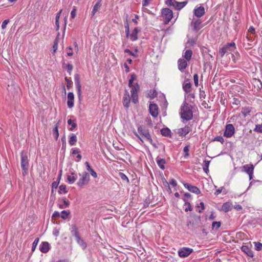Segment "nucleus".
<instances>
[{
    "instance_id": "f257e3e1",
    "label": "nucleus",
    "mask_w": 262,
    "mask_h": 262,
    "mask_svg": "<svg viewBox=\"0 0 262 262\" xmlns=\"http://www.w3.org/2000/svg\"><path fill=\"white\" fill-rule=\"evenodd\" d=\"M138 132L134 130V135L140 139L141 141L143 142L142 138H144L148 141L150 144H152L153 141L149 133V130L146 128L144 126L139 125L137 127Z\"/></svg>"
},
{
    "instance_id": "f03ea898",
    "label": "nucleus",
    "mask_w": 262,
    "mask_h": 262,
    "mask_svg": "<svg viewBox=\"0 0 262 262\" xmlns=\"http://www.w3.org/2000/svg\"><path fill=\"white\" fill-rule=\"evenodd\" d=\"M180 115L181 118L186 121L190 120L193 117L192 106L184 101L181 107Z\"/></svg>"
},
{
    "instance_id": "7ed1b4c3",
    "label": "nucleus",
    "mask_w": 262,
    "mask_h": 262,
    "mask_svg": "<svg viewBox=\"0 0 262 262\" xmlns=\"http://www.w3.org/2000/svg\"><path fill=\"white\" fill-rule=\"evenodd\" d=\"M20 165L24 174H26L29 168V160L26 152L21 151L20 155Z\"/></svg>"
},
{
    "instance_id": "20e7f679",
    "label": "nucleus",
    "mask_w": 262,
    "mask_h": 262,
    "mask_svg": "<svg viewBox=\"0 0 262 262\" xmlns=\"http://www.w3.org/2000/svg\"><path fill=\"white\" fill-rule=\"evenodd\" d=\"M236 49V45L235 42H232L230 43H227L222 48L219 50V53L221 55V57H223L225 54L228 52H233Z\"/></svg>"
},
{
    "instance_id": "39448f33",
    "label": "nucleus",
    "mask_w": 262,
    "mask_h": 262,
    "mask_svg": "<svg viewBox=\"0 0 262 262\" xmlns=\"http://www.w3.org/2000/svg\"><path fill=\"white\" fill-rule=\"evenodd\" d=\"M162 16L165 20V23H169L173 17V13L169 8H164L162 10Z\"/></svg>"
},
{
    "instance_id": "423d86ee",
    "label": "nucleus",
    "mask_w": 262,
    "mask_h": 262,
    "mask_svg": "<svg viewBox=\"0 0 262 262\" xmlns=\"http://www.w3.org/2000/svg\"><path fill=\"white\" fill-rule=\"evenodd\" d=\"M131 88L132 90L130 91V92L132 100L133 103L136 104L138 101V92L139 89V86L138 83H136V85H133Z\"/></svg>"
},
{
    "instance_id": "0eeeda50",
    "label": "nucleus",
    "mask_w": 262,
    "mask_h": 262,
    "mask_svg": "<svg viewBox=\"0 0 262 262\" xmlns=\"http://www.w3.org/2000/svg\"><path fill=\"white\" fill-rule=\"evenodd\" d=\"M235 133V128L233 124H227L225 126L224 136L226 138L231 137Z\"/></svg>"
},
{
    "instance_id": "6e6552de",
    "label": "nucleus",
    "mask_w": 262,
    "mask_h": 262,
    "mask_svg": "<svg viewBox=\"0 0 262 262\" xmlns=\"http://www.w3.org/2000/svg\"><path fill=\"white\" fill-rule=\"evenodd\" d=\"M254 168L252 164H246L243 167L242 171L249 175V180L253 179Z\"/></svg>"
},
{
    "instance_id": "1a4fd4ad",
    "label": "nucleus",
    "mask_w": 262,
    "mask_h": 262,
    "mask_svg": "<svg viewBox=\"0 0 262 262\" xmlns=\"http://www.w3.org/2000/svg\"><path fill=\"white\" fill-rule=\"evenodd\" d=\"M193 249L188 247H183L178 251V254L180 257L184 258L189 256L192 252Z\"/></svg>"
},
{
    "instance_id": "9d476101",
    "label": "nucleus",
    "mask_w": 262,
    "mask_h": 262,
    "mask_svg": "<svg viewBox=\"0 0 262 262\" xmlns=\"http://www.w3.org/2000/svg\"><path fill=\"white\" fill-rule=\"evenodd\" d=\"M102 6V0H98L95 5L93 6L91 13L90 14L91 18H93L95 15L99 12Z\"/></svg>"
},
{
    "instance_id": "9b49d317",
    "label": "nucleus",
    "mask_w": 262,
    "mask_h": 262,
    "mask_svg": "<svg viewBox=\"0 0 262 262\" xmlns=\"http://www.w3.org/2000/svg\"><path fill=\"white\" fill-rule=\"evenodd\" d=\"M205 13V8L203 6L195 7L193 10L194 15L197 17H201L204 15Z\"/></svg>"
},
{
    "instance_id": "f8f14e48",
    "label": "nucleus",
    "mask_w": 262,
    "mask_h": 262,
    "mask_svg": "<svg viewBox=\"0 0 262 262\" xmlns=\"http://www.w3.org/2000/svg\"><path fill=\"white\" fill-rule=\"evenodd\" d=\"M188 61L182 58H180L178 60V69L181 72H184V70L187 68L188 66Z\"/></svg>"
},
{
    "instance_id": "ddd939ff",
    "label": "nucleus",
    "mask_w": 262,
    "mask_h": 262,
    "mask_svg": "<svg viewBox=\"0 0 262 262\" xmlns=\"http://www.w3.org/2000/svg\"><path fill=\"white\" fill-rule=\"evenodd\" d=\"M202 23V21L200 19L193 18L191 23L193 30L199 31L202 28L201 26Z\"/></svg>"
},
{
    "instance_id": "4468645a",
    "label": "nucleus",
    "mask_w": 262,
    "mask_h": 262,
    "mask_svg": "<svg viewBox=\"0 0 262 262\" xmlns=\"http://www.w3.org/2000/svg\"><path fill=\"white\" fill-rule=\"evenodd\" d=\"M149 111L150 115L154 118L158 115V107L156 104H150L149 106Z\"/></svg>"
},
{
    "instance_id": "2eb2a0df",
    "label": "nucleus",
    "mask_w": 262,
    "mask_h": 262,
    "mask_svg": "<svg viewBox=\"0 0 262 262\" xmlns=\"http://www.w3.org/2000/svg\"><path fill=\"white\" fill-rule=\"evenodd\" d=\"M192 84L189 79L185 80L182 85L183 90L186 93H189L191 91Z\"/></svg>"
},
{
    "instance_id": "dca6fc26",
    "label": "nucleus",
    "mask_w": 262,
    "mask_h": 262,
    "mask_svg": "<svg viewBox=\"0 0 262 262\" xmlns=\"http://www.w3.org/2000/svg\"><path fill=\"white\" fill-rule=\"evenodd\" d=\"M191 130L190 127L186 125L184 127L181 128L178 130V134L180 136H185Z\"/></svg>"
},
{
    "instance_id": "f3484780",
    "label": "nucleus",
    "mask_w": 262,
    "mask_h": 262,
    "mask_svg": "<svg viewBox=\"0 0 262 262\" xmlns=\"http://www.w3.org/2000/svg\"><path fill=\"white\" fill-rule=\"evenodd\" d=\"M74 95L73 92L68 94L67 105L68 107L71 108L74 106Z\"/></svg>"
},
{
    "instance_id": "a211bd4d",
    "label": "nucleus",
    "mask_w": 262,
    "mask_h": 262,
    "mask_svg": "<svg viewBox=\"0 0 262 262\" xmlns=\"http://www.w3.org/2000/svg\"><path fill=\"white\" fill-rule=\"evenodd\" d=\"M130 99L128 92L126 90L123 97V103L124 107L128 108Z\"/></svg>"
},
{
    "instance_id": "6ab92c4d",
    "label": "nucleus",
    "mask_w": 262,
    "mask_h": 262,
    "mask_svg": "<svg viewBox=\"0 0 262 262\" xmlns=\"http://www.w3.org/2000/svg\"><path fill=\"white\" fill-rule=\"evenodd\" d=\"M140 32V30L138 29V28L136 27L135 28L133 32L129 34L128 37L129 38L130 40L134 41L138 39V34Z\"/></svg>"
},
{
    "instance_id": "aec40b11",
    "label": "nucleus",
    "mask_w": 262,
    "mask_h": 262,
    "mask_svg": "<svg viewBox=\"0 0 262 262\" xmlns=\"http://www.w3.org/2000/svg\"><path fill=\"white\" fill-rule=\"evenodd\" d=\"M184 186L188 189L189 191L194 193L195 194H199L200 193V190L199 189L194 186H192L189 184L185 183L184 184Z\"/></svg>"
},
{
    "instance_id": "412c9836",
    "label": "nucleus",
    "mask_w": 262,
    "mask_h": 262,
    "mask_svg": "<svg viewBox=\"0 0 262 262\" xmlns=\"http://www.w3.org/2000/svg\"><path fill=\"white\" fill-rule=\"evenodd\" d=\"M75 85H76L77 90L78 91V96L79 99H80V98L81 96V84H80V81H79V78H78V76L77 75L76 76H75Z\"/></svg>"
},
{
    "instance_id": "4be33fe9",
    "label": "nucleus",
    "mask_w": 262,
    "mask_h": 262,
    "mask_svg": "<svg viewBox=\"0 0 262 262\" xmlns=\"http://www.w3.org/2000/svg\"><path fill=\"white\" fill-rule=\"evenodd\" d=\"M50 249L49 244L47 242H42L39 246V250L42 253H47Z\"/></svg>"
},
{
    "instance_id": "5701e85b",
    "label": "nucleus",
    "mask_w": 262,
    "mask_h": 262,
    "mask_svg": "<svg viewBox=\"0 0 262 262\" xmlns=\"http://www.w3.org/2000/svg\"><path fill=\"white\" fill-rule=\"evenodd\" d=\"M242 251L245 252L248 256L252 257L254 255L253 252L251 250V249L249 248L248 246L243 245L242 247Z\"/></svg>"
},
{
    "instance_id": "b1692460",
    "label": "nucleus",
    "mask_w": 262,
    "mask_h": 262,
    "mask_svg": "<svg viewBox=\"0 0 262 262\" xmlns=\"http://www.w3.org/2000/svg\"><path fill=\"white\" fill-rule=\"evenodd\" d=\"M187 4V1H184L182 2H178L176 1L174 2L173 8H174L177 10H181L183 8H184L186 5Z\"/></svg>"
},
{
    "instance_id": "393cba45",
    "label": "nucleus",
    "mask_w": 262,
    "mask_h": 262,
    "mask_svg": "<svg viewBox=\"0 0 262 262\" xmlns=\"http://www.w3.org/2000/svg\"><path fill=\"white\" fill-rule=\"evenodd\" d=\"M252 108L250 106L243 107L242 108L241 113L244 117H247L250 115Z\"/></svg>"
},
{
    "instance_id": "a878e982",
    "label": "nucleus",
    "mask_w": 262,
    "mask_h": 262,
    "mask_svg": "<svg viewBox=\"0 0 262 262\" xmlns=\"http://www.w3.org/2000/svg\"><path fill=\"white\" fill-rule=\"evenodd\" d=\"M85 164L87 170L90 172L91 176L94 178L96 179L97 177V173L91 168L89 163L88 162H85Z\"/></svg>"
},
{
    "instance_id": "bb28decb",
    "label": "nucleus",
    "mask_w": 262,
    "mask_h": 262,
    "mask_svg": "<svg viewBox=\"0 0 262 262\" xmlns=\"http://www.w3.org/2000/svg\"><path fill=\"white\" fill-rule=\"evenodd\" d=\"M163 184L164 186H167V190L169 191L170 193L171 192V190L170 187V185L171 186L174 187L177 186V182L176 181H169V183H168V181H163Z\"/></svg>"
},
{
    "instance_id": "cd10ccee",
    "label": "nucleus",
    "mask_w": 262,
    "mask_h": 262,
    "mask_svg": "<svg viewBox=\"0 0 262 262\" xmlns=\"http://www.w3.org/2000/svg\"><path fill=\"white\" fill-rule=\"evenodd\" d=\"M232 205L230 202H226L222 205V210L225 212H228L232 209Z\"/></svg>"
},
{
    "instance_id": "c85d7f7f",
    "label": "nucleus",
    "mask_w": 262,
    "mask_h": 262,
    "mask_svg": "<svg viewBox=\"0 0 262 262\" xmlns=\"http://www.w3.org/2000/svg\"><path fill=\"white\" fill-rule=\"evenodd\" d=\"M161 134L167 137H171V130L167 127L163 128L161 129Z\"/></svg>"
},
{
    "instance_id": "c756f323",
    "label": "nucleus",
    "mask_w": 262,
    "mask_h": 262,
    "mask_svg": "<svg viewBox=\"0 0 262 262\" xmlns=\"http://www.w3.org/2000/svg\"><path fill=\"white\" fill-rule=\"evenodd\" d=\"M77 139L75 134H71L70 135V140L69 141V144L71 146L75 145L77 142Z\"/></svg>"
},
{
    "instance_id": "7c9ffc66",
    "label": "nucleus",
    "mask_w": 262,
    "mask_h": 262,
    "mask_svg": "<svg viewBox=\"0 0 262 262\" xmlns=\"http://www.w3.org/2000/svg\"><path fill=\"white\" fill-rule=\"evenodd\" d=\"M156 161L158 166L162 169H165V160L163 159L157 158Z\"/></svg>"
},
{
    "instance_id": "2f4dec72",
    "label": "nucleus",
    "mask_w": 262,
    "mask_h": 262,
    "mask_svg": "<svg viewBox=\"0 0 262 262\" xmlns=\"http://www.w3.org/2000/svg\"><path fill=\"white\" fill-rule=\"evenodd\" d=\"M192 55V52L191 50H187L184 53L183 57L185 58V60L189 61L191 58Z\"/></svg>"
},
{
    "instance_id": "473e14b6",
    "label": "nucleus",
    "mask_w": 262,
    "mask_h": 262,
    "mask_svg": "<svg viewBox=\"0 0 262 262\" xmlns=\"http://www.w3.org/2000/svg\"><path fill=\"white\" fill-rule=\"evenodd\" d=\"M62 67L63 68L65 69L67 71L69 75L71 74L72 71L73 69V66L71 63H68L67 64L65 63H64L62 64Z\"/></svg>"
},
{
    "instance_id": "72a5a7b5",
    "label": "nucleus",
    "mask_w": 262,
    "mask_h": 262,
    "mask_svg": "<svg viewBox=\"0 0 262 262\" xmlns=\"http://www.w3.org/2000/svg\"><path fill=\"white\" fill-rule=\"evenodd\" d=\"M68 125L71 126L69 128V130L73 131L76 127L77 124L75 122V120H72V119H69L67 121Z\"/></svg>"
},
{
    "instance_id": "f704fd0d",
    "label": "nucleus",
    "mask_w": 262,
    "mask_h": 262,
    "mask_svg": "<svg viewBox=\"0 0 262 262\" xmlns=\"http://www.w3.org/2000/svg\"><path fill=\"white\" fill-rule=\"evenodd\" d=\"M59 42V37L57 36L54 41V43L52 46V53L55 54L58 48V45Z\"/></svg>"
},
{
    "instance_id": "c9c22d12",
    "label": "nucleus",
    "mask_w": 262,
    "mask_h": 262,
    "mask_svg": "<svg viewBox=\"0 0 262 262\" xmlns=\"http://www.w3.org/2000/svg\"><path fill=\"white\" fill-rule=\"evenodd\" d=\"M71 232L72 233V235L75 237V238L79 236L78 229L75 225L72 226L71 228Z\"/></svg>"
},
{
    "instance_id": "e433bc0d",
    "label": "nucleus",
    "mask_w": 262,
    "mask_h": 262,
    "mask_svg": "<svg viewBox=\"0 0 262 262\" xmlns=\"http://www.w3.org/2000/svg\"><path fill=\"white\" fill-rule=\"evenodd\" d=\"M184 202H185L184 205L186 206V207L185 208V211L186 212H188L189 211H191L192 209V208L189 202V201H187V200L186 199H183Z\"/></svg>"
},
{
    "instance_id": "4c0bfd02",
    "label": "nucleus",
    "mask_w": 262,
    "mask_h": 262,
    "mask_svg": "<svg viewBox=\"0 0 262 262\" xmlns=\"http://www.w3.org/2000/svg\"><path fill=\"white\" fill-rule=\"evenodd\" d=\"M70 214V211L69 210H63L60 213V217L62 219H67Z\"/></svg>"
},
{
    "instance_id": "58836bf2",
    "label": "nucleus",
    "mask_w": 262,
    "mask_h": 262,
    "mask_svg": "<svg viewBox=\"0 0 262 262\" xmlns=\"http://www.w3.org/2000/svg\"><path fill=\"white\" fill-rule=\"evenodd\" d=\"M77 242L83 248H85L86 247V244L84 243L83 240L81 239L79 236L75 238Z\"/></svg>"
},
{
    "instance_id": "ea45409f",
    "label": "nucleus",
    "mask_w": 262,
    "mask_h": 262,
    "mask_svg": "<svg viewBox=\"0 0 262 262\" xmlns=\"http://www.w3.org/2000/svg\"><path fill=\"white\" fill-rule=\"evenodd\" d=\"M59 192L60 193H66L67 192L66 186L64 185H61L59 187Z\"/></svg>"
},
{
    "instance_id": "a19ab883",
    "label": "nucleus",
    "mask_w": 262,
    "mask_h": 262,
    "mask_svg": "<svg viewBox=\"0 0 262 262\" xmlns=\"http://www.w3.org/2000/svg\"><path fill=\"white\" fill-rule=\"evenodd\" d=\"M213 141H218L221 143L222 144H223L224 143V139L222 136H216L213 140Z\"/></svg>"
},
{
    "instance_id": "79ce46f5",
    "label": "nucleus",
    "mask_w": 262,
    "mask_h": 262,
    "mask_svg": "<svg viewBox=\"0 0 262 262\" xmlns=\"http://www.w3.org/2000/svg\"><path fill=\"white\" fill-rule=\"evenodd\" d=\"M157 95V93L155 90H150L148 93V96L150 98H154Z\"/></svg>"
},
{
    "instance_id": "37998d69",
    "label": "nucleus",
    "mask_w": 262,
    "mask_h": 262,
    "mask_svg": "<svg viewBox=\"0 0 262 262\" xmlns=\"http://www.w3.org/2000/svg\"><path fill=\"white\" fill-rule=\"evenodd\" d=\"M221 223L220 222H213L212 224V229H218L221 227Z\"/></svg>"
},
{
    "instance_id": "c03bdc74",
    "label": "nucleus",
    "mask_w": 262,
    "mask_h": 262,
    "mask_svg": "<svg viewBox=\"0 0 262 262\" xmlns=\"http://www.w3.org/2000/svg\"><path fill=\"white\" fill-rule=\"evenodd\" d=\"M39 241V238H36L33 242V243L32 244V251L33 252L35 251V250L36 248V246H37V245L38 244Z\"/></svg>"
},
{
    "instance_id": "a18cd8bd",
    "label": "nucleus",
    "mask_w": 262,
    "mask_h": 262,
    "mask_svg": "<svg viewBox=\"0 0 262 262\" xmlns=\"http://www.w3.org/2000/svg\"><path fill=\"white\" fill-rule=\"evenodd\" d=\"M255 249L257 251H260L262 249V244L259 242H254Z\"/></svg>"
},
{
    "instance_id": "49530a36",
    "label": "nucleus",
    "mask_w": 262,
    "mask_h": 262,
    "mask_svg": "<svg viewBox=\"0 0 262 262\" xmlns=\"http://www.w3.org/2000/svg\"><path fill=\"white\" fill-rule=\"evenodd\" d=\"M77 12V8L75 6L73 7V9L71 12V17L73 19L76 17Z\"/></svg>"
},
{
    "instance_id": "de8ad7c7",
    "label": "nucleus",
    "mask_w": 262,
    "mask_h": 262,
    "mask_svg": "<svg viewBox=\"0 0 262 262\" xmlns=\"http://www.w3.org/2000/svg\"><path fill=\"white\" fill-rule=\"evenodd\" d=\"M66 51H67L68 56H72L73 55V48L72 47L70 46V47H68L66 49Z\"/></svg>"
},
{
    "instance_id": "09e8293b",
    "label": "nucleus",
    "mask_w": 262,
    "mask_h": 262,
    "mask_svg": "<svg viewBox=\"0 0 262 262\" xmlns=\"http://www.w3.org/2000/svg\"><path fill=\"white\" fill-rule=\"evenodd\" d=\"M254 130L258 133H262V124H256Z\"/></svg>"
},
{
    "instance_id": "8fccbe9b",
    "label": "nucleus",
    "mask_w": 262,
    "mask_h": 262,
    "mask_svg": "<svg viewBox=\"0 0 262 262\" xmlns=\"http://www.w3.org/2000/svg\"><path fill=\"white\" fill-rule=\"evenodd\" d=\"M90 179V176L89 173L84 172H83L82 177L81 180H89Z\"/></svg>"
},
{
    "instance_id": "3c124183",
    "label": "nucleus",
    "mask_w": 262,
    "mask_h": 262,
    "mask_svg": "<svg viewBox=\"0 0 262 262\" xmlns=\"http://www.w3.org/2000/svg\"><path fill=\"white\" fill-rule=\"evenodd\" d=\"M125 33L127 37H128L129 36V25L126 21V23L125 24Z\"/></svg>"
},
{
    "instance_id": "603ef678",
    "label": "nucleus",
    "mask_w": 262,
    "mask_h": 262,
    "mask_svg": "<svg viewBox=\"0 0 262 262\" xmlns=\"http://www.w3.org/2000/svg\"><path fill=\"white\" fill-rule=\"evenodd\" d=\"M118 176L122 180H128L127 177L123 173L119 172L118 173Z\"/></svg>"
},
{
    "instance_id": "864d4df0",
    "label": "nucleus",
    "mask_w": 262,
    "mask_h": 262,
    "mask_svg": "<svg viewBox=\"0 0 262 262\" xmlns=\"http://www.w3.org/2000/svg\"><path fill=\"white\" fill-rule=\"evenodd\" d=\"M189 149V146H185L184 147L183 151L185 152V157H187L189 156V153H188Z\"/></svg>"
},
{
    "instance_id": "5fc2aeb1",
    "label": "nucleus",
    "mask_w": 262,
    "mask_h": 262,
    "mask_svg": "<svg viewBox=\"0 0 262 262\" xmlns=\"http://www.w3.org/2000/svg\"><path fill=\"white\" fill-rule=\"evenodd\" d=\"M9 19H5L3 21L2 26H1L2 29L4 30L6 29V26H7V24L9 23Z\"/></svg>"
},
{
    "instance_id": "6e6d98bb",
    "label": "nucleus",
    "mask_w": 262,
    "mask_h": 262,
    "mask_svg": "<svg viewBox=\"0 0 262 262\" xmlns=\"http://www.w3.org/2000/svg\"><path fill=\"white\" fill-rule=\"evenodd\" d=\"M193 80L194 84L196 86H198V83H199V77L198 74H195L193 76Z\"/></svg>"
},
{
    "instance_id": "4d7b16f0",
    "label": "nucleus",
    "mask_w": 262,
    "mask_h": 262,
    "mask_svg": "<svg viewBox=\"0 0 262 262\" xmlns=\"http://www.w3.org/2000/svg\"><path fill=\"white\" fill-rule=\"evenodd\" d=\"M145 122L149 126H152V122L150 117H148L145 119Z\"/></svg>"
},
{
    "instance_id": "13d9d810",
    "label": "nucleus",
    "mask_w": 262,
    "mask_h": 262,
    "mask_svg": "<svg viewBox=\"0 0 262 262\" xmlns=\"http://www.w3.org/2000/svg\"><path fill=\"white\" fill-rule=\"evenodd\" d=\"M209 161H204V166L203 167L204 170L205 171V172H207L208 170V167L209 165Z\"/></svg>"
},
{
    "instance_id": "bf43d9fd",
    "label": "nucleus",
    "mask_w": 262,
    "mask_h": 262,
    "mask_svg": "<svg viewBox=\"0 0 262 262\" xmlns=\"http://www.w3.org/2000/svg\"><path fill=\"white\" fill-rule=\"evenodd\" d=\"M53 133L55 136V138L56 139L58 138L59 134H58V126L56 125L55 128L53 129Z\"/></svg>"
},
{
    "instance_id": "052dcab7",
    "label": "nucleus",
    "mask_w": 262,
    "mask_h": 262,
    "mask_svg": "<svg viewBox=\"0 0 262 262\" xmlns=\"http://www.w3.org/2000/svg\"><path fill=\"white\" fill-rule=\"evenodd\" d=\"M62 201L63 202V204L64 206V207H67L70 205V202L67 200L66 198H63L62 199Z\"/></svg>"
},
{
    "instance_id": "680f3d73",
    "label": "nucleus",
    "mask_w": 262,
    "mask_h": 262,
    "mask_svg": "<svg viewBox=\"0 0 262 262\" xmlns=\"http://www.w3.org/2000/svg\"><path fill=\"white\" fill-rule=\"evenodd\" d=\"M175 2L176 1L174 0H167L166 1V4L168 6H172L173 7Z\"/></svg>"
},
{
    "instance_id": "e2e57ef3",
    "label": "nucleus",
    "mask_w": 262,
    "mask_h": 262,
    "mask_svg": "<svg viewBox=\"0 0 262 262\" xmlns=\"http://www.w3.org/2000/svg\"><path fill=\"white\" fill-rule=\"evenodd\" d=\"M52 218H57L60 217V213L58 211H55L52 214Z\"/></svg>"
},
{
    "instance_id": "0e129e2a",
    "label": "nucleus",
    "mask_w": 262,
    "mask_h": 262,
    "mask_svg": "<svg viewBox=\"0 0 262 262\" xmlns=\"http://www.w3.org/2000/svg\"><path fill=\"white\" fill-rule=\"evenodd\" d=\"M65 80L67 82V87L68 89H70L71 87V81L67 77H65Z\"/></svg>"
},
{
    "instance_id": "69168bd1",
    "label": "nucleus",
    "mask_w": 262,
    "mask_h": 262,
    "mask_svg": "<svg viewBox=\"0 0 262 262\" xmlns=\"http://www.w3.org/2000/svg\"><path fill=\"white\" fill-rule=\"evenodd\" d=\"M80 150L78 148H73L71 154L72 155H76L80 153Z\"/></svg>"
},
{
    "instance_id": "338daca9",
    "label": "nucleus",
    "mask_w": 262,
    "mask_h": 262,
    "mask_svg": "<svg viewBox=\"0 0 262 262\" xmlns=\"http://www.w3.org/2000/svg\"><path fill=\"white\" fill-rule=\"evenodd\" d=\"M124 52L126 53H128L129 55H130L131 56H134L135 57L136 55L132 51H130L129 49H126L125 50H124Z\"/></svg>"
},
{
    "instance_id": "774afa93",
    "label": "nucleus",
    "mask_w": 262,
    "mask_h": 262,
    "mask_svg": "<svg viewBox=\"0 0 262 262\" xmlns=\"http://www.w3.org/2000/svg\"><path fill=\"white\" fill-rule=\"evenodd\" d=\"M86 182L87 181H78V182L77 183V185L79 187H82L87 184Z\"/></svg>"
}]
</instances>
